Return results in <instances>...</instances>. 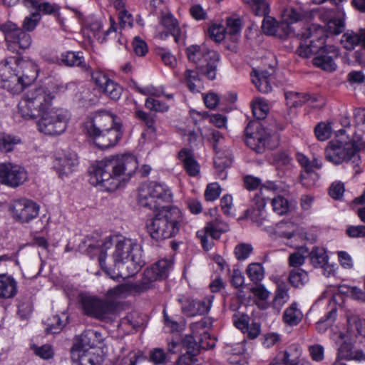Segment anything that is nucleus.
Wrapping results in <instances>:
<instances>
[{
  "label": "nucleus",
  "instance_id": "obj_1",
  "mask_svg": "<svg viewBox=\"0 0 365 365\" xmlns=\"http://www.w3.org/2000/svg\"><path fill=\"white\" fill-rule=\"evenodd\" d=\"M112 246L111 237H106L103 241L91 244L86 249L91 257L93 252L98 254V260L101 268L112 279L126 278L135 274L143 266L140 246L135 240L128 238H120L115 244L113 253L114 268H108L105 259L106 251Z\"/></svg>",
  "mask_w": 365,
  "mask_h": 365
},
{
  "label": "nucleus",
  "instance_id": "obj_2",
  "mask_svg": "<svg viewBox=\"0 0 365 365\" xmlns=\"http://www.w3.org/2000/svg\"><path fill=\"white\" fill-rule=\"evenodd\" d=\"M138 166L133 155L110 156L98 162L91 174L90 182L113 192L128 182Z\"/></svg>",
  "mask_w": 365,
  "mask_h": 365
},
{
  "label": "nucleus",
  "instance_id": "obj_3",
  "mask_svg": "<svg viewBox=\"0 0 365 365\" xmlns=\"http://www.w3.org/2000/svg\"><path fill=\"white\" fill-rule=\"evenodd\" d=\"M106 110L98 111L85 123L84 131L101 149L113 147L122 137V124Z\"/></svg>",
  "mask_w": 365,
  "mask_h": 365
},
{
  "label": "nucleus",
  "instance_id": "obj_4",
  "mask_svg": "<svg viewBox=\"0 0 365 365\" xmlns=\"http://www.w3.org/2000/svg\"><path fill=\"white\" fill-rule=\"evenodd\" d=\"M154 217L147 220L146 227L152 239L160 241L175 237L182 223L181 211L177 207L162 206Z\"/></svg>",
  "mask_w": 365,
  "mask_h": 365
},
{
  "label": "nucleus",
  "instance_id": "obj_5",
  "mask_svg": "<svg viewBox=\"0 0 365 365\" xmlns=\"http://www.w3.org/2000/svg\"><path fill=\"white\" fill-rule=\"evenodd\" d=\"M173 263L168 259H161L143 272V277L140 282H128L119 284L108 291V296H118L120 294H140L152 287V283L158 279H166L172 267Z\"/></svg>",
  "mask_w": 365,
  "mask_h": 365
},
{
  "label": "nucleus",
  "instance_id": "obj_6",
  "mask_svg": "<svg viewBox=\"0 0 365 365\" xmlns=\"http://www.w3.org/2000/svg\"><path fill=\"white\" fill-rule=\"evenodd\" d=\"M54 95L46 87L31 88L26 91L18 104L19 113L26 119H34L49 110Z\"/></svg>",
  "mask_w": 365,
  "mask_h": 365
},
{
  "label": "nucleus",
  "instance_id": "obj_7",
  "mask_svg": "<svg viewBox=\"0 0 365 365\" xmlns=\"http://www.w3.org/2000/svg\"><path fill=\"white\" fill-rule=\"evenodd\" d=\"M172 194L167 186L150 182L143 184L138 190L139 204L144 207L154 211L162 209L164 202L171 201Z\"/></svg>",
  "mask_w": 365,
  "mask_h": 365
},
{
  "label": "nucleus",
  "instance_id": "obj_8",
  "mask_svg": "<svg viewBox=\"0 0 365 365\" xmlns=\"http://www.w3.org/2000/svg\"><path fill=\"white\" fill-rule=\"evenodd\" d=\"M186 53L190 61L196 65L203 76L210 80L216 76V71L220 60L219 54L211 50H206L197 45H192L187 48Z\"/></svg>",
  "mask_w": 365,
  "mask_h": 365
},
{
  "label": "nucleus",
  "instance_id": "obj_9",
  "mask_svg": "<svg viewBox=\"0 0 365 365\" xmlns=\"http://www.w3.org/2000/svg\"><path fill=\"white\" fill-rule=\"evenodd\" d=\"M38 117H41L37 123L38 130L46 135H60L67 128L68 116L62 109L48 110Z\"/></svg>",
  "mask_w": 365,
  "mask_h": 365
},
{
  "label": "nucleus",
  "instance_id": "obj_10",
  "mask_svg": "<svg viewBox=\"0 0 365 365\" xmlns=\"http://www.w3.org/2000/svg\"><path fill=\"white\" fill-rule=\"evenodd\" d=\"M245 136L246 145L258 154L272 148L269 144L270 134L259 122H250L245 130Z\"/></svg>",
  "mask_w": 365,
  "mask_h": 365
},
{
  "label": "nucleus",
  "instance_id": "obj_11",
  "mask_svg": "<svg viewBox=\"0 0 365 365\" xmlns=\"http://www.w3.org/2000/svg\"><path fill=\"white\" fill-rule=\"evenodd\" d=\"M1 30L4 34L8 48L13 52H19L18 48H28L31 44V36L11 21L1 25Z\"/></svg>",
  "mask_w": 365,
  "mask_h": 365
},
{
  "label": "nucleus",
  "instance_id": "obj_12",
  "mask_svg": "<svg viewBox=\"0 0 365 365\" xmlns=\"http://www.w3.org/2000/svg\"><path fill=\"white\" fill-rule=\"evenodd\" d=\"M357 148L354 143L332 140L325 149V158L328 161L339 165L355 158Z\"/></svg>",
  "mask_w": 365,
  "mask_h": 365
},
{
  "label": "nucleus",
  "instance_id": "obj_13",
  "mask_svg": "<svg viewBox=\"0 0 365 365\" xmlns=\"http://www.w3.org/2000/svg\"><path fill=\"white\" fill-rule=\"evenodd\" d=\"M81 304L85 314L101 319L113 313L115 307L113 302L87 295L81 297Z\"/></svg>",
  "mask_w": 365,
  "mask_h": 365
},
{
  "label": "nucleus",
  "instance_id": "obj_14",
  "mask_svg": "<svg viewBox=\"0 0 365 365\" xmlns=\"http://www.w3.org/2000/svg\"><path fill=\"white\" fill-rule=\"evenodd\" d=\"M18 57L11 56L0 63V80L4 83V87L14 93L22 91V86L18 83L16 69L19 68Z\"/></svg>",
  "mask_w": 365,
  "mask_h": 365
},
{
  "label": "nucleus",
  "instance_id": "obj_15",
  "mask_svg": "<svg viewBox=\"0 0 365 365\" xmlns=\"http://www.w3.org/2000/svg\"><path fill=\"white\" fill-rule=\"evenodd\" d=\"M28 179L25 168L12 163H0V182L11 187L23 185Z\"/></svg>",
  "mask_w": 365,
  "mask_h": 365
},
{
  "label": "nucleus",
  "instance_id": "obj_16",
  "mask_svg": "<svg viewBox=\"0 0 365 365\" xmlns=\"http://www.w3.org/2000/svg\"><path fill=\"white\" fill-rule=\"evenodd\" d=\"M271 189L274 190L275 186H263L259 192L253 197L251 207L247 209L245 212L246 217L250 219L258 225H262L263 220L267 217L264 207L267 200H269V197H267V193Z\"/></svg>",
  "mask_w": 365,
  "mask_h": 365
},
{
  "label": "nucleus",
  "instance_id": "obj_17",
  "mask_svg": "<svg viewBox=\"0 0 365 365\" xmlns=\"http://www.w3.org/2000/svg\"><path fill=\"white\" fill-rule=\"evenodd\" d=\"M262 31L268 35H277V34H284V36L292 34L297 35L300 39L307 40L311 36V29L306 28L303 31L296 33L294 29L287 24L277 23L275 19L268 15L264 17L262 25Z\"/></svg>",
  "mask_w": 365,
  "mask_h": 365
},
{
  "label": "nucleus",
  "instance_id": "obj_18",
  "mask_svg": "<svg viewBox=\"0 0 365 365\" xmlns=\"http://www.w3.org/2000/svg\"><path fill=\"white\" fill-rule=\"evenodd\" d=\"M39 206L32 200L20 199L15 200L11 205L13 217L21 222H29L38 215Z\"/></svg>",
  "mask_w": 365,
  "mask_h": 365
},
{
  "label": "nucleus",
  "instance_id": "obj_19",
  "mask_svg": "<svg viewBox=\"0 0 365 365\" xmlns=\"http://www.w3.org/2000/svg\"><path fill=\"white\" fill-rule=\"evenodd\" d=\"M339 56V49L334 46H325L321 48L317 55L313 58V64L324 70L331 72L336 69L335 60Z\"/></svg>",
  "mask_w": 365,
  "mask_h": 365
},
{
  "label": "nucleus",
  "instance_id": "obj_20",
  "mask_svg": "<svg viewBox=\"0 0 365 365\" xmlns=\"http://www.w3.org/2000/svg\"><path fill=\"white\" fill-rule=\"evenodd\" d=\"M212 295L208 296L202 300H195L186 299L185 300L180 299L182 304V312L190 317L197 314H204L207 313L210 309L212 299Z\"/></svg>",
  "mask_w": 365,
  "mask_h": 365
},
{
  "label": "nucleus",
  "instance_id": "obj_21",
  "mask_svg": "<svg viewBox=\"0 0 365 365\" xmlns=\"http://www.w3.org/2000/svg\"><path fill=\"white\" fill-rule=\"evenodd\" d=\"M71 359L78 365H101L103 357L100 354L87 351L73 345L71 350Z\"/></svg>",
  "mask_w": 365,
  "mask_h": 365
},
{
  "label": "nucleus",
  "instance_id": "obj_22",
  "mask_svg": "<svg viewBox=\"0 0 365 365\" xmlns=\"http://www.w3.org/2000/svg\"><path fill=\"white\" fill-rule=\"evenodd\" d=\"M311 264L315 268H321L324 275L329 277L334 272V267L329 264V257L326 250L319 247H314L309 253Z\"/></svg>",
  "mask_w": 365,
  "mask_h": 365
},
{
  "label": "nucleus",
  "instance_id": "obj_23",
  "mask_svg": "<svg viewBox=\"0 0 365 365\" xmlns=\"http://www.w3.org/2000/svg\"><path fill=\"white\" fill-rule=\"evenodd\" d=\"M78 164V158L74 153H66L62 156L57 157L54 161V167L61 178L73 172Z\"/></svg>",
  "mask_w": 365,
  "mask_h": 365
},
{
  "label": "nucleus",
  "instance_id": "obj_24",
  "mask_svg": "<svg viewBox=\"0 0 365 365\" xmlns=\"http://www.w3.org/2000/svg\"><path fill=\"white\" fill-rule=\"evenodd\" d=\"M160 24L167 31L158 32L157 36L160 39L165 38L170 34L178 43L180 41L181 30L179 27L178 21L171 14H165L162 16Z\"/></svg>",
  "mask_w": 365,
  "mask_h": 365
},
{
  "label": "nucleus",
  "instance_id": "obj_25",
  "mask_svg": "<svg viewBox=\"0 0 365 365\" xmlns=\"http://www.w3.org/2000/svg\"><path fill=\"white\" fill-rule=\"evenodd\" d=\"M19 67L21 68V73L19 71L17 72V78H19L18 83L22 86V91L24 88L30 85L36 78L38 68L32 62L19 61Z\"/></svg>",
  "mask_w": 365,
  "mask_h": 365
},
{
  "label": "nucleus",
  "instance_id": "obj_26",
  "mask_svg": "<svg viewBox=\"0 0 365 365\" xmlns=\"http://www.w3.org/2000/svg\"><path fill=\"white\" fill-rule=\"evenodd\" d=\"M302 349L297 344L289 346L283 352L282 363H274L269 365H306V361L301 357Z\"/></svg>",
  "mask_w": 365,
  "mask_h": 365
},
{
  "label": "nucleus",
  "instance_id": "obj_27",
  "mask_svg": "<svg viewBox=\"0 0 365 365\" xmlns=\"http://www.w3.org/2000/svg\"><path fill=\"white\" fill-rule=\"evenodd\" d=\"M178 158L182 162L183 167L190 176L195 177L199 175L200 166L194 158L190 150L182 149L178 153Z\"/></svg>",
  "mask_w": 365,
  "mask_h": 365
},
{
  "label": "nucleus",
  "instance_id": "obj_28",
  "mask_svg": "<svg viewBox=\"0 0 365 365\" xmlns=\"http://www.w3.org/2000/svg\"><path fill=\"white\" fill-rule=\"evenodd\" d=\"M200 346L205 348L204 344L199 345L192 335H186L181 341H172L168 344V351L173 354L176 353L179 350L178 347L182 346L187 353L197 354Z\"/></svg>",
  "mask_w": 365,
  "mask_h": 365
},
{
  "label": "nucleus",
  "instance_id": "obj_29",
  "mask_svg": "<svg viewBox=\"0 0 365 365\" xmlns=\"http://www.w3.org/2000/svg\"><path fill=\"white\" fill-rule=\"evenodd\" d=\"M17 293V283L11 276L0 274V298H13Z\"/></svg>",
  "mask_w": 365,
  "mask_h": 365
},
{
  "label": "nucleus",
  "instance_id": "obj_30",
  "mask_svg": "<svg viewBox=\"0 0 365 365\" xmlns=\"http://www.w3.org/2000/svg\"><path fill=\"white\" fill-rule=\"evenodd\" d=\"M57 61L60 64L66 66H78L84 70L87 69V65L83 60V57L79 53L63 52L60 57H58Z\"/></svg>",
  "mask_w": 365,
  "mask_h": 365
},
{
  "label": "nucleus",
  "instance_id": "obj_31",
  "mask_svg": "<svg viewBox=\"0 0 365 365\" xmlns=\"http://www.w3.org/2000/svg\"><path fill=\"white\" fill-rule=\"evenodd\" d=\"M289 0H281L282 24H291L297 22L302 18V14L289 4Z\"/></svg>",
  "mask_w": 365,
  "mask_h": 365
},
{
  "label": "nucleus",
  "instance_id": "obj_32",
  "mask_svg": "<svg viewBox=\"0 0 365 365\" xmlns=\"http://www.w3.org/2000/svg\"><path fill=\"white\" fill-rule=\"evenodd\" d=\"M302 318L303 314L296 302L292 303L283 313L284 322L291 327L299 324Z\"/></svg>",
  "mask_w": 365,
  "mask_h": 365
},
{
  "label": "nucleus",
  "instance_id": "obj_33",
  "mask_svg": "<svg viewBox=\"0 0 365 365\" xmlns=\"http://www.w3.org/2000/svg\"><path fill=\"white\" fill-rule=\"evenodd\" d=\"M200 75H202L199 69H187L184 73V80L189 90L192 92H199L202 88Z\"/></svg>",
  "mask_w": 365,
  "mask_h": 365
},
{
  "label": "nucleus",
  "instance_id": "obj_34",
  "mask_svg": "<svg viewBox=\"0 0 365 365\" xmlns=\"http://www.w3.org/2000/svg\"><path fill=\"white\" fill-rule=\"evenodd\" d=\"M228 230V225L217 218L207 222L205 227V235H210L212 239H218L222 232H226Z\"/></svg>",
  "mask_w": 365,
  "mask_h": 365
},
{
  "label": "nucleus",
  "instance_id": "obj_35",
  "mask_svg": "<svg viewBox=\"0 0 365 365\" xmlns=\"http://www.w3.org/2000/svg\"><path fill=\"white\" fill-rule=\"evenodd\" d=\"M100 336L101 334L96 331H85L81 334L79 342L75 345H78L80 349L83 350L87 347H93L96 345L97 342H99L98 336Z\"/></svg>",
  "mask_w": 365,
  "mask_h": 365
},
{
  "label": "nucleus",
  "instance_id": "obj_36",
  "mask_svg": "<svg viewBox=\"0 0 365 365\" xmlns=\"http://www.w3.org/2000/svg\"><path fill=\"white\" fill-rule=\"evenodd\" d=\"M212 138L214 140L213 148L217 153V156L214 159V165L215 168L219 172H222L225 168H227L230 165V161L227 159L222 160V158L218 155V151L217 150V144L223 138L222 134L218 130H213L212 132Z\"/></svg>",
  "mask_w": 365,
  "mask_h": 365
},
{
  "label": "nucleus",
  "instance_id": "obj_37",
  "mask_svg": "<svg viewBox=\"0 0 365 365\" xmlns=\"http://www.w3.org/2000/svg\"><path fill=\"white\" fill-rule=\"evenodd\" d=\"M288 287L284 282L278 284L274 298L272 301V307L275 309H280L281 307L288 301Z\"/></svg>",
  "mask_w": 365,
  "mask_h": 365
},
{
  "label": "nucleus",
  "instance_id": "obj_38",
  "mask_svg": "<svg viewBox=\"0 0 365 365\" xmlns=\"http://www.w3.org/2000/svg\"><path fill=\"white\" fill-rule=\"evenodd\" d=\"M341 43L346 50H353L356 46L361 43V30L359 33L347 31L341 38Z\"/></svg>",
  "mask_w": 365,
  "mask_h": 365
},
{
  "label": "nucleus",
  "instance_id": "obj_39",
  "mask_svg": "<svg viewBox=\"0 0 365 365\" xmlns=\"http://www.w3.org/2000/svg\"><path fill=\"white\" fill-rule=\"evenodd\" d=\"M246 273L250 279L256 284L261 282L264 277V268L259 263H251L248 265Z\"/></svg>",
  "mask_w": 365,
  "mask_h": 365
},
{
  "label": "nucleus",
  "instance_id": "obj_40",
  "mask_svg": "<svg viewBox=\"0 0 365 365\" xmlns=\"http://www.w3.org/2000/svg\"><path fill=\"white\" fill-rule=\"evenodd\" d=\"M285 97L287 101V104L291 107L301 106L302 104L312 99V98L307 93L293 91L287 92L285 93Z\"/></svg>",
  "mask_w": 365,
  "mask_h": 365
},
{
  "label": "nucleus",
  "instance_id": "obj_41",
  "mask_svg": "<svg viewBox=\"0 0 365 365\" xmlns=\"http://www.w3.org/2000/svg\"><path fill=\"white\" fill-rule=\"evenodd\" d=\"M308 281L307 273L302 269H293L289 275V283L295 287L303 286Z\"/></svg>",
  "mask_w": 365,
  "mask_h": 365
},
{
  "label": "nucleus",
  "instance_id": "obj_42",
  "mask_svg": "<svg viewBox=\"0 0 365 365\" xmlns=\"http://www.w3.org/2000/svg\"><path fill=\"white\" fill-rule=\"evenodd\" d=\"M256 16H265L269 13V4L265 0H245Z\"/></svg>",
  "mask_w": 365,
  "mask_h": 365
},
{
  "label": "nucleus",
  "instance_id": "obj_43",
  "mask_svg": "<svg viewBox=\"0 0 365 365\" xmlns=\"http://www.w3.org/2000/svg\"><path fill=\"white\" fill-rule=\"evenodd\" d=\"M21 140L15 136L8 134L0 135V151L4 153L11 152L16 145L19 144Z\"/></svg>",
  "mask_w": 365,
  "mask_h": 365
},
{
  "label": "nucleus",
  "instance_id": "obj_44",
  "mask_svg": "<svg viewBox=\"0 0 365 365\" xmlns=\"http://www.w3.org/2000/svg\"><path fill=\"white\" fill-rule=\"evenodd\" d=\"M273 211L279 215L286 214L289 211V202L282 196L278 195L271 200Z\"/></svg>",
  "mask_w": 365,
  "mask_h": 365
},
{
  "label": "nucleus",
  "instance_id": "obj_45",
  "mask_svg": "<svg viewBox=\"0 0 365 365\" xmlns=\"http://www.w3.org/2000/svg\"><path fill=\"white\" fill-rule=\"evenodd\" d=\"M110 99L113 101L118 100L123 93V88L118 83L110 81L101 90Z\"/></svg>",
  "mask_w": 365,
  "mask_h": 365
},
{
  "label": "nucleus",
  "instance_id": "obj_46",
  "mask_svg": "<svg viewBox=\"0 0 365 365\" xmlns=\"http://www.w3.org/2000/svg\"><path fill=\"white\" fill-rule=\"evenodd\" d=\"M241 29L242 24L240 19H227V26L225 28L226 34L227 36H230L233 41L236 40V36L240 33Z\"/></svg>",
  "mask_w": 365,
  "mask_h": 365
},
{
  "label": "nucleus",
  "instance_id": "obj_47",
  "mask_svg": "<svg viewBox=\"0 0 365 365\" xmlns=\"http://www.w3.org/2000/svg\"><path fill=\"white\" fill-rule=\"evenodd\" d=\"M46 324L47 326L46 331L51 334L59 333L66 324L58 315H53L51 318L48 319Z\"/></svg>",
  "mask_w": 365,
  "mask_h": 365
},
{
  "label": "nucleus",
  "instance_id": "obj_48",
  "mask_svg": "<svg viewBox=\"0 0 365 365\" xmlns=\"http://www.w3.org/2000/svg\"><path fill=\"white\" fill-rule=\"evenodd\" d=\"M145 106L150 110L159 113L167 112L170 108L165 103L153 98H148L146 99Z\"/></svg>",
  "mask_w": 365,
  "mask_h": 365
},
{
  "label": "nucleus",
  "instance_id": "obj_49",
  "mask_svg": "<svg viewBox=\"0 0 365 365\" xmlns=\"http://www.w3.org/2000/svg\"><path fill=\"white\" fill-rule=\"evenodd\" d=\"M297 160L304 170L305 174L301 175V182L303 185H305V175H309L313 173V164H312L311 160H309V159L307 156L302 153L297 154Z\"/></svg>",
  "mask_w": 365,
  "mask_h": 365
},
{
  "label": "nucleus",
  "instance_id": "obj_50",
  "mask_svg": "<svg viewBox=\"0 0 365 365\" xmlns=\"http://www.w3.org/2000/svg\"><path fill=\"white\" fill-rule=\"evenodd\" d=\"M156 54L165 66L172 68L176 66L177 59L169 51L164 48H158L156 51Z\"/></svg>",
  "mask_w": 365,
  "mask_h": 365
},
{
  "label": "nucleus",
  "instance_id": "obj_51",
  "mask_svg": "<svg viewBox=\"0 0 365 365\" xmlns=\"http://www.w3.org/2000/svg\"><path fill=\"white\" fill-rule=\"evenodd\" d=\"M149 359L155 365H163L167 362V354L163 349L155 348L150 351Z\"/></svg>",
  "mask_w": 365,
  "mask_h": 365
},
{
  "label": "nucleus",
  "instance_id": "obj_52",
  "mask_svg": "<svg viewBox=\"0 0 365 365\" xmlns=\"http://www.w3.org/2000/svg\"><path fill=\"white\" fill-rule=\"evenodd\" d=\"M253 247L250 244L241 243L235 248V255L238 260H245L250 255Z\"/></svg>",
  "mask_w": 365,
  "mask_h": 365
},
{
  "label": "nucleus",
  "instance_id": "obj_53",
  "mask_svg": "<svg viewBox=\"0 0 365 365\" xmlns=\"http://www.w3.org/2000/svg\"><path fill=\"white\" fill-rule=\"evenodd\" d=\"M269 112L268 105L261 100L256 101L252 106V113L257 119H264Z\"/></svg>",
  "mask_w": 365,
  "mask_h": 365
},
{
  "label": "nucleus",
  "instance_id": "obj_54",
  "mask_svg": "<svg viewBox=\"0 0 365 365\" xmlns=\"http://www.w3.org/2000/svg\"><path fill=\"white\" fill-rule=\"evenodd\" d=\"M314 133L318 140L321 141L326 140L331 136V125L324 123H320L315 127Z\"/></svg>",
  "mask_w": 365,
  "mask_h": 365
},
{
  "label": "nucleus",
  "instance_id": "obj_55",
  "mask_svg": "<svg viewBox=\"0 0 365 365\" xmlns=\"http://www.w3.org/2000/svg\"><path fill=\"white\" fill-rule=\"evenodd\" d=\"M221 193V187L217 182L207 185L205 191V198L207 201H214Z\"/></svg>",
  "mask_w": 365,
  "mask_h": 365
},
{
  "label": "nucleus",
  "instance_id": "obj_56",
  "mask_svg": "<svg viewBox=\"0 0 365 365\" xmlns=\"http://www.w3.org/2000/svg\"><path fill=\"white\" fill-rule=\"evenodd\" d=\"M308 351L311 359L314 361L319 362L324 359V348L321 344L310 345L308 347Z\"/></svg>",
  "mask_w": 365,
  "mask_h": 365
},
{
  "label": "nucleus",
  "instance_id": "obj_57",
  "mask_svg": "<svg viewBox=\"0 0 365 365\" xmlns=\"http://www.w3.org/2000/svg\"><path fill=\"white\" fill-rule=\"evenodd\" d=\"M135 116L137 118L142 120L151 132H155L154 116L143 110H137L135 112Z\"/></svg>",
  "mask_w": 365,
  "mask_h": 365
},
{
  "label": "nucleus",
  "instance_id": "obj_58",
  "mask_svg": "<svg viewBox=\"0 0 365 365\" xmlns=\"http://www.w3.org/2000/svg\"><path fill=\"white\" fill-rule=\"evenodd\" d=\"M208 32L210 37L217 42H220L227 36L225 28L220 25H212Z\"/></svg>",
  "mask_w": 365,
  "mask_h": 365
},
{
  "label": "nucleus",
  "instance_id": "obj_59",
  "mask_svg": "<svg viewBox=\"0 0 365 365\" xmlns=\"http://www.w3.org/2000/svg\"><path fill=\"white\" fill-rule=\"evenodd\" d=\"M233 322L235 327L245 334V329H247L250 325L249 316L241 313L235 314L233 316Z\"/></svg>",
  "mask_w": 365,
  "mask_h": 365
},
{
  "label": "nucleus",
  "instance_id": "obj_60",
  "mask_svg": "<svg viewBox=\"0 0 365 365\" xmlns=\"http://www.w3.org/2000/svg\"><path fill=\"white\" fill-rule=\"evenodd\" d=\"M41 19V16L38 12H34L29 16H26L23 23V28L27 31H33L37 26Z\"/></svg>",
  "mask_w": 365,
  "mask_h": 365
},
{
  "label": "nucleus",
  "instance_id": "obj_61",
  "mask_svg": "<svg viewBox=\"0 0 365 365\" xmlns=\"http://www.w3.org/2000/svg\"><path fill=\"white\" fill-rule=\"evenodd\" d=\"M32 349L34 353L43 359H49L54 354L52 347L48 344L41 346H34Z\"/></svg>",
  "mask_w": 365,
  "mask_h": 365
},
{
  "label": "nucleus",
  "instance_id": "obj_62",
  "mask_svg": "<svg viewBox=\"0 0 365 365\" xmlns=\"http://www.w3.org/2000/svg\"><path fill=\"white\" fill-rule=\"evenodd\" d=\"M251 292L258 299L264 302L269 297V292L262 284H257L250 288Z\"/></svg>",
  "mask_w": 365,
  "mask_h": 365
},
{
  "label": "nucleus",
  "instance_id": "obj_63",
  "mask_svg": "<svg viewBox=\"0 0 365 365\" xmlns=\"http://www.w3.org/2000/svg\"><path fill=\"white\" fill-rule=\"evenodd\" d=\"M144 356L140 351H133L123 359V365H136L139 360L143 359Z\"/></svg>",
  "mask_w": 365,
  "mask_h": 365
},
{
  "label": "nucleus",
  "instance_id": "obj_64",
  "mask_svg": "<svg viewBox=\"0 0 365 365\" xmlns=\"http://www.w3.org/2000/svg\"><path fill=\"white\" fill-rule=\"evenodd\" d=\"M346 233L351 238L365 237V225L349 226Z\"/></svg>",
  "mask_w": 365,
  "mask_h": 365
}]
</instances>
